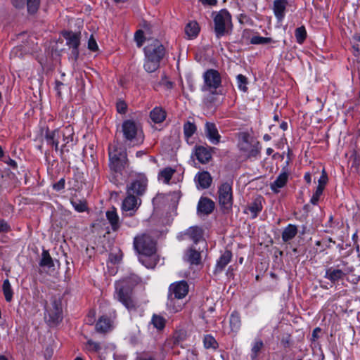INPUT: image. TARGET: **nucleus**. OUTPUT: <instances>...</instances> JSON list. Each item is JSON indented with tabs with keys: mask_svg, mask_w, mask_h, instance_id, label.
<instances>
[{
	"mask_svg": "<svg viewBox=\"0 0 360 360\" xmlns=\"http://www.w3.org/2000/svg\"><path fill=\"white\" fill-rule=\"evenodd\" d=\"M75 135L74 129L71 125L63 126L53 131H47L46 140L48 144L53 146L56 151L60 150L61 154L68 152L69 148L73 145Z\"/></svg>",
	"mask_w": 360,
	"mask_h": 360,
	"instance_id": "nucleus-1",
	"label": "nucleus"
},
{
	"mask_svg": "<svg viewBox=\"0 0 360 360\" xmlns=\"http://www.w3.org/2000/svg\"><path fill=\"white\" fill-rule=\"evenodd\" d=\"M188 292V285L184 281L175 282L169 287V296L167 306L172 312H177L181 310V304H175V299L180 300L185 297Z\"/></svg>",
	"mask_w": 360,
	"mask_h": 360,
	"instance_id": "nucleus-2",
	"label": "nucleus"
},
{
	"mask_svg": "<svg viewBox=\"0 0 360 360\" xmlns=\"http://www.w3.org/2000/svg\"><path fill=\"white\" fill-rule=\"evenodd\" d=\"M214 25V32L219 39L226 34L232 27L231 15L226 9H221L212 14Z\"/></svg>",
	"mask_w": 360,
	"mask_h": 360,
	"instance_id": "nucleus-3",
	"label": "nucleus"
},
{
	"mask_svg": "<svg viewBox=\"0 0 360 360\" xmlns=\"http://www.w3.org/2000/svg\"><path fill=\"white\" fill-rule=\"evenodd\" d=\"M122 129L126 141H129L133 146L143 143L144 136L138 123L131 120H125L122 123Z\"/></svg>",
	"mask_w": 360,
	"mask_h": 360,
	"instance_id": "nucleus-4",
	"label": "nucleus"
},
{
	"mask_svg": "<svg viewBox=\"0 0 360 360\" xmlns=\"http://www.w3.org/2000/svg\"><path fill=\"white\" fill-rule=\"evenodd\" d=\"M109 167L116 174H120L127 164V153L116 145H110L108 148Z\"/></svg>",
	"mask_w": 360,
	"mask_h": 360,
	"instance_id": "nucleus-5",
	"label": "nucleus"
},
{
	"mask_svg": "<svg viewBox=\"0 0 360 360\" xmlns=\"http://www.w3.org/2000/svg\"><path fill=\"white\" fill-rule=\"evenodd\" d=\"M128 281L123 280L116 283L115 297L128 310L134 309L136 304L132 297V290L127 286Z\"/></svg>",
	"mask_w": 360,
	"mask_h": 360,
	"instance_id": "nucleus-6",
	"label": "nucleus"
},
{
	"mask_svg": "<svg viewBox=\"0 0 360 360\" xmlns=\"http://www.w3.org/2000/svg\"><path fill=\"white\" fill-rule=\"evenodd\" d=\"M134 246L140 255L145 256H153L156 251L155 241L147 234H142L135 237Z\"/></svg>",
	"mask_w": 360,
	"mask_h": 360,
	"instance_id": "nucleus-7",
	"label": "nucleus"
},
{
	"mask_svg": "<svg viewBox=\"0 0 360 360\" xmlns=\"http://www.w3.org/2000/svg\"><path fill=\"white\" fill-rule=\"evenodd\" d=\"M204 84L202 91L214 93L221 83V75L217 70L210 69L203 74Z\"/></svg>",
	"mask_w": 360,
	"mask_h": 360,
	"instance_id": "nucleus-8",
	"label": "nucleus"
},
{
	"mask_svg": "<svg viewBox=\"0 0 360 360\" xmlns=\"http://www.w3.org/2000/svg\"><path fill=\"white\" fill-rule=\"evenodd\" d=\"M259 143L253 140L247 134H243L238 143V147L247 158L255 157L259 153Z\"/></svg>",
	"mask_w": 360,
	"mask_h": 360,
	"instance_id": "nucleus-9",
	"label": "nucleus"
},
{
	"mask_svg": "<svg viewBox=\"0 0 360 360\" xmlns=\"http://www.w3.org/2000/svg\"><path fill=\"white\" fill-rule=\"evenodd\" d=\"M219 202L221 208L226 211H230L233 205L232 187L229 183L222 184L218 190Z\"/></svg>",
	"mask_w": 360,
	"mask_h": 360,
	"instance_id": "nucleus-10",
	"label": "nucleus"
},
{
	"mask_svg": "<svg viewBox=\"0 0 360 360\" xmlns=\"http://www.w3.org/2000/svg\"><path fill=\"white\" fill-rule=\"evenodd\" d=\"M144 51L145 57L158 60H162L165 53L164 46L161 42L157 39L149 41L144 49Z\"/></svg>",
	"mask_w": 360,
	"mask_h": 360,
	"instance_id": "nucleus-11",
	"label": "nucleus"
},
{
	"mask_svg": "<svg viewBox=\"0 0 360 360\" xmlns=\"http://www.w3.org/2000/svg\"><path fill=\"white\" fill-rule=\"evenodd\" d=\"M148 179L144 175H139L128 186L127 192L137 198L143 195L146 191Z\"/></svg>",
	"mask_w": 360,
	"mask_h": 360,
	"instance_id": "nucleus-12",
	"label": "nucleus"
},
{
	"mask_svg": "<svg viewBox=\"0 0 360 360\" xmlns=\"http://www.w3.org/2000/svg\"><path fill=\"white\" fill-rule=\"evenodd\" d=\"M141 204V200L139 198L127 192V196L122 202V209L124 212H128V215L132 216L136 212Z\"/></svg>",
	"mask_w": 360,
	"mask_h": 360,
	"instance_id": "nucleus-13",
	"label": "nucleus"
},
{
	"mask_svg": "<svg viewBox=\"0 0 360 360\" xmlns=\"http://www.w3.org/2000/svg\"><path fill=\"white\" fill-rule=\"evenodd\" d=\"M63 36L66 39V44L72 49V56L74 57L75 60H77L79 55L78 46L80 44L79 34L67 32Z\"/></svg>",
	"mask_w": 360,
	"mask_h": 360,
	"instance_id": "nucleus-14",
	"label": "nucleus"
},
{
	"mask_svg": "<svg viewBox=\"0 0 360 360\" xmlns=\"http://www.w3.org/2000/svg\"><path fill=\"white\" fill-rule=\"evenodd\" d=\"M13 5L18 8H24L27 6L28 13L34 14L39 7L40 0H12Z\"/></svg>",
	"mask_w": 360,
	"mask_h": 360,
	"instance_id": "nucleus-15",
	"label": "nucleus"
},
{
	"mask_svg": "<svg viewBox=\"0 0 360 360\" xmlns=\"http://www.w3.org/2000/svg\"><path fill=\"white\" fill-rule=\"evenodd\" d=\"M214 208V202L207 197H201L198 201L197 212L200 215H208Z\"/></svg>",
	"mask_w": 360,
	"mask_h": 360,
	"instance_id": "nucleus-16",
	"label": "nucleus"
},
{
	"mask_svg": "<svg viewBox=\"0 0 360 360\" xmlns=\"http://www.w3.org/2000/svg\"><path fill=\"white\" fill-rule=\"evenodd\" d=\"M205 133L208 140L214 145L220 142L221 136L215 124L212 122H206L205 125Z\"/></svg>",
	"mask_w": 360,
	"mask_h": 360,
	"instance_id": "nucleus-17",
	"label": "nucleus"
},
{
	"mask_svg": "<svg viewBox=\"0 0 360 360\" xmlns=\"http://www.w3.org/2000/svg\"><path fill=\"white\" fill-rule=\"evenodd\" d=\"M49 321L53 323H58L61 320L62 309L60 304L56 300L51 304V307L47 309Z\"/></svg>",
	"mask_w": 360,
	"mask_h": 360,
	"instance_id": "nucleus-18",
	"label": "nucleus"
},
{
	"mask_svg": "<svg viewBox=\"0 0 360 360\" xmlns=\"http://www.w3.org/2000/svg\"><path fill=\"white\" fill-rule=\"evenodd\" d=\"M195 181L198 188L202 189L207 188L210 186L212 178L208 172H198L195 176Z\"/></svg>",
	"mask_w": 360,
	"mask_h": 360,
	"instance_id": "nucleus-19",
	"label": "nucleus"
},
{
	"mask_svg": "<svg viewBox=\"0 0 360 360\" xmlns=\"http://www.w3.org/2000/svg\"><path fill=\"white\" fill-rule=\"evenodd\" d=\"M106 218L111 226L113 231H117L120 227V217L115 207H111L106 211Z\"/></svg>",
	"mask_w": 360,
	"mask_h": 360,
	"instance_id": "nucleus-20",
	"label": "nucleus"
},
{
	"mask_svg": "<svg viewBox=\"0 0 360 360\" xmlns=\"http://www.w3.org/2000/svg\"><path fill=\"white\" fill-rule=\"evenodd\" d=\"M184 259L191 265H199L201 262L200 252L193 248H190L186 250Z\"/></svg>",
	"mask_w": 360,
	"mask_h": 360,
	"instance_id": "nucleus-21",
	"label": "nucleus"
},
{
	"mask_svg": "<svg viewBox=\"0 0 360 360\" xmlns=\"http://www.w3.org/2000/svg\"><path fill=\"white\" fill-rule=\"evenodd\" d=\"M289 174L286 172H282L276 178V179L271 184L270 188L271 191L278 193L280 189L284 187L288 181Z\"/></svg>",
	"mask_w": 360,
	"mask_h": 360,
	"instance_id": "nucleus-22",
	"label": "nucleus"
},
{
	"mask_svg": "<svg viewBox=\"0 0 360 360\" xmlns=\"http://www.w3.org/2000/svg\"><path fill=\"white\" fill-rule=\"evenodd\" d=\"M287 6L285 0H275L273 10L274 15L278 21H281L285 16V11Z\"/></svg>",
	"mask_w": 360,
	"mask_h": 360,
	"instance_id": "nucleus-23",
	"label": "nucleus"
},
{
	"mask_svg": "<svg viewBox=\"0 0 360 360\" xmlns=\"http://www.w3.org/2000/svg\"><path fill=\"white\" fill-rule=\"evenodd\" d=\"M112 328V322L107 316H101L96 324V329L100 333H107Z\"/></svg>",
	"mask_w": 360,
	"mask_h": 360,
	"instance_id": "nucleus-24",
	"label": "nucleus"
},
{
	"mask_svg": "<svg viewBox=\"0 0 360 360\" xmlns=\"http://www.w3.org/2000/svg\"><path fill=\"white\" fill-rule=\"evenodd\" d=\"M262 197L258 196L248 206L247 210L250 212L252 218L257 217L262 210Z\"/></svg>",
	"mask_w": 360,
	"mask_h": 360,
	"instance_id": "nucleus-25",
	"label": "nucleus"
},
{
	"mask_svg": "<svg viewBox=\"0 0 360 360\" xmlns=\"http://www.w3.org/2000/svg\"><path fill=\"white\" fill-rule=\"evenodd\" d=\"M195 156L197 160L202 164L207 163L212 158L210 152L203 146L196 148Z\"/></svg>",
	"mask_w": 360,
	"mask_h": 360,
	"instance_id": "nucleus-26",
	"label": "nucleus"
},
{
	"mask_svg": "<svg viewBox=\"0 0 360 360\" xmlns=\"http://www.w3.org/2000/svg\"><path fill=\"white\" fill-rule=\"evenodd\" d=\"M345 274L340 269H333L330 268L326 270L325 277L335 283L339 280L343 278Z\"/></svg>",
	"mask_w": 360,
	"mask_h": 360,
	"instance_id": "nucleus-27",
	"label": "nucleus"
},
{
	"mask_svg": "<svg viewBox=\"0 0 360 360\" xmlns=\"http://www.w3.org/2000/svg\"><path fill=\"white\" fill-rule=\"evenodd\" d=\"M229 324H230L231 330L233 333H237L239 331L240 326H241V319H240V316L238 312L233 311L231 314L230 319H229Z\"/></svg>",
	"mask_w": 360,
	"mask_h": 360,
	"instance_id": "nucleus-28",
	"label": "nucleus"
},
{
	"mask_svg": "<svg viewBox=\"0 0 360 360\" xmlns=\"http://www.w3.org/2000/svg\"><path fill=\"white\" fill-rule=\"evenodd\" d=\"M150 117L155 123H161L166 118V112L162 108L155 107L150 112Z\"/></svg>",
	"mask_w": 360,
	"mask_h": 360,
	"instance_id": "nucleus-29",
	"label": "nucleus"
},
{
	"mask_svg": "<svg viewBox=\"0 0 360 360\" xmlns=\"http://www.w3.org/2000/svg\"><path fill=\"white\" fill-rule=\"evenodd\" d=\"M232 257L231 251L226 250L218 259L216 264V271H221L230 262Z\"/></svg>",
	"mask_w": 360,
	"mask_h": 360,
	"instance_id": "nucleus-30",
	"label": "nucleus"
},
{
	"mask_svg": "<svg viewBox=\"0 0 360 360\" xmlns=\"http://www.w3.org/2000/svg\"><path fill=\"white\" fill-rule=\"evenodd\" d=\"M297 233V226L293 224H289L284 229L282 233V239L284 242H288L295 238Z\"/></svg>",
	"mask_w": 360,
	"mask_h": 360,
	"instance_id": "nucleus-31",
	"label": "nucleus"
},
{
	"mask_svg": "<svg viewBox=\"0 0 360 360\" xmlns=\"http://www.w3.org/2000/svg\"><path fill=\"white\" fill-rule=\"evenodd\" d=\"M186 234L193 240L195 243L199 242L202 238V230L198 226L190 227Z\"/></svg>",
	"mask_w": 360,
	"mask_h": 360,
	"instance_id": "nucleus-32",
	"label": "nucleus"
},
{
	"mask_svg": "<svg viewBox=\"0 0 360 360\" xmlns=\"http://www.w3.org/2000/svg\"><path fill=\"white\" fill-rule=\"evenodd\" d=\"M144 68L148 72H155L160 66L161 60L145 57Z\"/></svg>",
	"mask_w": 360,
	"mask_h": 360,
	"instance_id": "nucleus-33",
	"label": "nucleus"
},
{
	"mask_svg": "<svg viewBox=\"0 0 360 360\" xmlns=\"http://www.w3.org/2000/svg\"><path fill=\"white\" fill-rule=\"evenodd\" d=\"M139 261L147 268H154L158 262L155 253L153 256H145L141 255L139 257Z\"/></svg>",
	"mask_w": 360,
	"mask_h": 360,
	"instance_id": "nucleus-34",
	"label": "nucleus"
},
{
	"mask_svg": "<svg viewBox=\"0 0 360 360\" xmlns=\"http://www.w3.org/2000/svg\"><path fill=\"white\" fill-rule=\"evenodd\" d=\"M175 172V169L172 167H166L160 172L158 179L159 180H162L165 184H169Z\"/></svg>",
	"mask_w": 360,
	"mask_h": 360,
	"instance_id": "nucleus-35",
	"label": "nucleus"
},
{
	"mask_svg": "<svg viewBox=\"0 0 360 360\" xmlns=\"http://www.w3.org/2000/svg\"><path fill=\"white\" fill-rule=\"evenodd\" d=\"M199 31L200 28L196 22H191L185 27V32L189 37H195Z\"/></svg>",
	"mask_w": 360,
	"mask_h": 360,
	"instance_id": "nucleus-36",
	"label": "nucleus"
},
{
	"mask_svg": "<svg viewBox=\"0 0 360 360\" xmlns=\"http://www.w3.org/2000/svg\"><path fill=\"white\" fill-rule=\"evenodd\" d=\"M264 347V343L262 340L257 339L252 343V349H251V359L255 360L257 358L260 351Z\"/></svg>",
	"mask_w": 360,
	"mask_h": 360,
	"instance_id": "nucleus-37",
	"label": "nucleus"
},
{
	"mask_svg": "<svg viewBox=\"0 0 360 360\" xmlns=\"http://www.w3.org/2000/svg\"><path fill=\"white\" fill-rule=\"evenodd\" d=\"M202 342L205 349H216L218 347V343L217 340L211 335H205Z\"/></svg>",
	"mask_w": 360,
	"mask_h": 360,
	"instance_id": "nucleus-38",
	"label": "nucleus"
},
{
	"mask_svg": "<svg viewBox=\"0 0 360 360\" xmlns=\"http://www.w3.org/2000/svg\"><path fill=\"white\" fill-rule=\"evenodd\" d=\"M2 288L6 300L8 302H10L13 299V292L11 283L8 279L4 281Z\"/></svg>",
	"mask_w": 360,
	"mask_h": 360,
	"instance_id": "nucleus-39",
	"label": "nucleus"
},
{
	"mask_svg": "<svg viewBox=\"0 0 360 360\" xmlns=\"http://www.w3.org/2000/svg\"><path fill=\"white\" fill-rule=\"evenodd\" d=\"M151 323L155 328L160 330L165 328L166 319L160 315L154 314L152 317Z\"/></svg>",
	"mask_w": 360,
	"mask_h": 360,
	"instance_id": "nucleus-40",
	"label": "nucleus"
},
{
	"mask_svg": "<svg viewBox=\"0 0 360 360\" xmlns=\"http://www.w3.org/2000/svg\"><path fill=\"white\" fill-rule=\"evenodd\" d=\"M39 264L41 266H46L49 268L53 266V259L47 250H43Z\"/></svg>",
	"mask_w": 360,
	"mask_h": 360,
	"instance_id": "nucleus-41",
	"label": "nucleus"
},
{
	"mask_svg": "<svg viewBox=\"0 0 360 360\" xmlns=\"http://www.w3.org/2000/svg\"><path fill=\"white\" fill-rule=\"evenodd\" d=\"M195 131L196 126L193 123L188 121L184 124V133L187 139L191 137Z\"/></svg>",
	"mask_w": 360,
	"mask_h": 360,
	"instance_id": "nucleus-42",
	"label": "nucleus"
},
{
	"mask_svg": "<svg viewBox=\"0 0 360 360\" xmlns=\"http://www.w3.org/2000/svg\"><path fill=\"white\" fill-rule=\"evenodd\" d=\"M236 80H237V86H238V88L243 91V92H246L248 91V79L245 76L240 74L238 75H237L236 77Z\"/></svg>",
	"mask_w": 360,
	"mask_h": 360,
	"instance_id": "nucleus-43",
	"label": "nucleus"
},
{
	"mask_svg": "<svg viewBox=\"0 0 360 360\" xmlns=\"http://www.w3.org/2000/svg\"><path fill=\"white\" fill-rule=\"evenodd\" d=\"M307 37V32L304 27H300L295 30V37L297 43L302 44Z\"/></svg>",
	"mask_w": 360,
	"mask_h": 360,
	"instance_id": "nucleus-44",
	"label": "nucleus"
},
{
	"mask_svg": "<svg viewBox=\"0 0 360 360\" xmlns=\"http://www.w3.org/2000/svg\"><path fill=\"white\" fill-rule=\"evenodd\" d=\"M271 41V39L269 37H263L260 36H253L250 39L252 44H264Z\"/></svg>",
	"mask_w": 360,
	"mask_h": 360,
	"instance_id": "nucleus-45",
	"label": "nucleus"
},
{
	"mask_svg": "<svg viewBox=\"0 0 360 360\" xmlns=\"http://www.w3.org/2000/svg\"><path fill=\"white\" fill-rule=\"evenodd\" d=\"M134 39L139 47H141L144 42V35L142 30H138L136 32L134 35Z\"/></svg>",
	"mask_w": 360,
	"mask_h": 360,
	"instance_id": "nucleus-46",
	"label": "nucleus"
},
{
	"mask_svg": "<svg viewBox=\"0 0 360 360\" xmlns=\"http://www.w3.org/2000/svg\"><path fill=\"white\" fill-rule=\"evenodd\" d=\"M323 189L316 187L315 193L313 194L312 197L311 198L310 202L313 205H316L319 200L320 196L323 193Z\"/></svg>",
	"mask_w": 360,
	"mask_h": 360,
	"instance_id": "nucleus-47",
	"label": "nucleus"
},
{
	"mask_svg": "<svg viewBox=\"0 0 360 360\" xmlns=\"http://www.w3.org/2000/svg\"><path fill=\"white\" fill-rule=\"evenodd\" d=\"M327 182H328V176H327L326 171L323 169L322 171L321 176H320V178L319 179V185L317 187L321 188V189H324Z\"/></svg>",
	"mask_w": 360,
	"mask_h": 360,
	"instance_id": "nucleus-48",
	"label": "nucleus"
},
{
	"mask_svg": "<svg viewBox=\"0 0 360 360\" xmlns=\"http://www.w3.org/2000/svg\"><path fill=\"white\" fill-rule=\"evenodd\" d=\"M72 205L79 212H84L86 209V204L81 201H72Z\"/></svg>",
	"mask_w": 360,
	"mask_h": 360,
	"instance_id": "nucleus-49",
	"label": "nucleus"
},
{
	"mask_svg": "<svg viewBox=\"0 0 360 360\" xmlns=\"http://www.w3.org/2000/svg\"><path fill=\"white\" fill-rule=\"evenodd\" d=\"M117 110L119 113L124 114L127 112V105L123 101H119L117 103Z\"/></svg>",
	"mask_w": 360,
	"mask_h": 360,
	"instance_id": "nucleus-50",
	"label": "nucleus"
},
{
	"mask_svg": "<svg viewBox=\"0 0 360 360\" xmlns=\"http://www.w3.org/2000/svg\"><path fill=\"white\" fill-rule=\"evenodd\" d=\"M88 48L89 50L92 51H96L98 50V45H97V43L95 40V39L94 38L93 35L91 36V37L89 38V41H88Z\"/></svg>",
	"mask_w": 360,
	"mask_h": 360,
	"instance_id": "nucleus-51",
	"label": "nucleus"
},
{
	"mask_svg": "<svg viewBox=\"0 0 360 360\" xmlns=\"http://www.w3.org/2000/svg\"><path fill=\"white\" fill-rule=\"evenodd\" d=\"M87 348L89 350L96 352L100 349V345L98 342L90 340L87 342Z\"/></svg>",
	"mask_w": 360,
	"mask_h": 360,
	"instance_id": "nucleus-52",
	"label": "nucleus"
},
{
	"mask_svg": "<svg viewBox=\"0 0 360 360\" xmlns=\"http://www.w3.org/2000/svg\"><path fill=\"white\" fill-rule=\"evenodd\" d=\"M10 229H11L10 226L8 224V223L4 219H1L0 220V233L8 232L10 231Z\"/></svg>",
	"mask_w": 360,
	"mask_h": 360,
	"instance_id": "nucleus-53",
	"label": "nucleus"
},
{
	"mask_svg": "<svg viewBox=\"0 0 360 360\" xmlns=\"http://www.w3.org/2000/svg\"><path fill=\"white\" fill-rule=\"evenodd\" d=\"M136 360H156L155 357L148 353H143L139 354Z\"/></svg>",
	"mask_w": 360,
	"mask_h": 360,
	"instance_id": "nucleus-54",
	"label": "nucleus"
},
{
	"mask_svg": "<svg viewBox=\"0 0 360 360\" xmlns=\"http://www.w3.org/2000/svg\"><path fill=\"white\" fill-rule=\"evenodd\" d=\"M203 6H213L217 4V0H198Z\"/></svg>",
	"mask_w": 360,
	"mask_h": 360,
	"instance_id": "nucleus-55",
	"label": "nucleus"
},
{
	"mask_svg": "<svg viewBox=\"0 0 360 360\" xmlns=\"http://www.w3.org/2000/svg\"><path fill=\"white\" fill-rule=\"evenodd\" d=\"M65 186V180L61 179L58 183L53 185V188L56 191H60L64 188Z\"/></svg>",
	"mask_w": 360,
	"mask_h": 360,
	"instance_id": "nucleus-56",
	"label": "nucleus"
},
{
	"mask_svg": "<svg viewBox=\"0 0 360 360\" xmlns=\"http://www.w3.org/2000/svg\"><path fill=\"white\" fill-rule=\"evenodd\" d=\"M63 84L59 81H56V86H55V89L56 91H57V94L58 96H61V94H62V87L63 86Z\"/></svg>",
	"mask_w": 360,
	"mask_h": 360,
	"instance_id": "nucleus-57",
	"label": "nucleus"
},
{
	"mask_svg": "<svg viewBox=\"0 0 360 360\" xmlns=\"http://www.w3.org/2000/svg\"><path fill=\"white\" fill-rule=\"evenodd\" d=\"M20 51V49L19 47H15L13 49V50L11 52V57L14 58L18 56V51Z\"/></svg>",
	"mask_w": 360,
	"mask_h": 360,
	"instance_id": "nucleus-58",
	"label": "nucleus"
},
{
	"mask_svg": "<svg viewBox=\"0 0 360 360\" xmlns=\"http://www.w3.org/2000/svg\"><path fill=\"white\" fill-rule=\"evenodd\" d=\"M129 340H130V342L134 345L139 343V338L137 335L130 337Z\"/></svg>",
	"mask_w": 360,
	"mask_h": 360,
	"instance_id": "nucleus-59",
	"label": "nucleus"
},
{
	"mask_svg": "<svg viewBox=\"0 0 360 360\" xmlns=\"http://www.w3.org/2000/svg\"><path fill=\"white\" fill-rule=\"evenodd\" d=\"M304 180L306 181V182L307 184H311V174L309 172L305 173V174L304 176Z\"/></svg>",
	"mask_w": 360,
	"mask_h": 360,
	"instance_id": "nucleus-60",
	"label": "nucleus"
},
{
	"mask_svg": "<svg viewBox=\"0 0 360 360\" xmlns=\"http://www.w3.org/2000/svg\"><path fill=\"white\" fill-rule=\"evenodd\" d=\"M321 331V329L319 328H316L312 333V336L314 339L317 338V333Z\"/></svg>",
	"mask_w": 360,
	"mask_h": 360,
	"instance_id": "nucleus-61",
	"label": "nucleus"
},
{
	"mask_svg": "<svg viewBox=\"0 0 360 360\" xmlns=\"http://www.w3.org/2000/svg\"><path fill=\"white\" fill-rule=\"evenodd\" d=\"M281 129L283 131H285L288 129V123L286 122H283L280 125Z\"/></svg>",
	"mask_w": 360,
	"mask_h": 360,
	"instance_id": "nucleus-62",
	"label": "nucleus"
},
{
	"mask_svg": "<svg viewBox=\"0 0 360 360\" xmlns=\"http://www.w3.org/2000/svg\"><path fill=\"white\" fill-rule=\"evenodd\" d=\"M263 139L264 141H268L271 139V136L269 134H265Z\"/></svg>",
	"mask_w": 360,
	"mask_h": 360,
	"instance_id": "nucleus-63",
	"label": "nucleus"
},
{
	"mask_svg": "<svg viewBox=\"0 0 360 360\" xmlns=\"http://www.w3.org/2000/svg\"><path fill=\"white\" fill-rule=\"evenodd\" d=\"M354 38L356 40L360 41V34H356Z\"/></svg>",
	"mask_w": 360,
	"mask_h": 360,
	"instance_id": "nucleus-64",
	"label": "nucleus"
}]
</instances>
